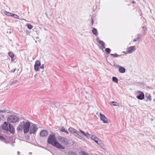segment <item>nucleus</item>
Instances as JSON below:
<instances>
[{"instance_id":"1","label":"nucleus","mask_w":155,"mask_h":155,"mask_svg":"<svg viewBox=\"0 0 155 155\" xmlns=\"http://www.w3.org/2000/svg\"><path fill=\"white\" fill-rule=\"evenodd\" d=\"M48 143L58 149H64L65 148L57 140L55 134H51L49 135L47 140Z\"/></svg>"},{"instance_id":"2","label":"nucleus","mask_w":155,"mask_h":155,"mask_svg":"<svg viewBox=\"0 0 155 155\" xmlns=\"http://www.w3.org/2000/svg\"><path fill=\"white\" fill-rule=\"evenodd\" d=\"M31 123L29 121L25 122L24 121L20 123L17 128V130L18 132H21L23 129L25 134L27 133L29 131Z\"/></svg>"},{"instance_id":"3","label":"nucleus","mask_w":155,"mask_h":155,"mask_svg":"<svg viewBox=\"0 0 155 155\" xmlns=\"http://www.w3.org/2000/svg\"><path fill=\"white\" fill-rule=\"evenodd\" d=\"M7 120L8 122L10 123H15L18 122L19 119L15 115H10L8 116Z\"/></svg>"},{"instance_id":"4","label":"nucleus","mask_w":155,"mask_h":155,"mask_svg":"<svg viewBox=\"0 0 155 155\" xmlns=\"http://www.w3.org/2000/svg\"><path fill=\"white\" fill-rule=\"evenodd\" d=\"M37 125L33 123H31L29 130V133L30 134L35 133L38 129Z\"/></svg>"},{"instance_id":"5","label":"nucleus","mask_w":155,"mask_h":155,"mask_svg":"<svg viewBox=\"0 0 155 155\" xmlns=\"http://www.w3.org/2000/svg\"><path fill=\"white\" fill-rule=\"evenodd\" d=\"M57 139L61 143L65 145L68 144V140L66 138L59 136L57 137Z\"/></svg>"},{"instance_id":"6","label":"nucleus","mask_w":155,"mask_h":155,"mask_svg":"<svg viewBox=\"0 0 155 155\" xmlns=\"http://www.w3.org/2000/svg\"><path fill=\"white\" fill-rule=\"evenodd\" d=\"M136 97L139 100H143L144 98V94L141 91H137L136 92Z\"/></svg>"},{"instance_id":"7","label":"nucleus","mask_w":155,"mask_h":155,"mask_svg":"<svg viewBox=\"0 0 155 155\" xmlns=\"http://www.w3.org/2000/svg\"><path fill=\"white\" fill-rule=\"evenodd\" d=\"M100 118L101 120L104 123H108V119L103 114H100Z\"/></svg>"},{"instance_id":"8","label":"nucleus","mask_w":155,"mask_h":155,"mask_svg":"<svg viewBox=\"0 0 155 155\" xmlns=\"http://www.w3.org/2000/svg\"><path fill=\"white\" fill-rule=\"evenodd\" d=\"M48 131L45 130H41L40 132V136L42 137H45L48 135Z\"/></svg>"},{"instance_id":"9","label":"nucleus","mask_w":155,"mask_h":155,"mask_svg":"<svg viewBox=\"0 0 155 155\" xmlns=\"http://www.w3.org/2000/svg\"><path fill=\"white\" fill-rule=\"evenodd\" d=\"M6 131L8 132L9 131L10 133L13 134L15 133V129L13 126L11 124H9L8 129Z\"/></svg>"},{"instance_id":"10","label":"nucleus","mask_w":155,"mask_h":155,"mask_svg":"<svg viewBox=\"0 0 155 155\" xmlns=\"http://www.w3.org/2000/svg\"><path fill=\"white\" fill-rule=\"evenodd\" d=\"M136 50V47L135 46L129 47L127 49V52L128 53H131Z\"/></svg>"},{"instance_id":"11","label":"nucleus","mask_w":155,"mask_h":155,"mask_svg":"<svg viewBox=\"0 0 155 155\" xmlns=\"http://www.w3.org/2000/svg\"><path fill=\"white\" fill-rule=\"evenodd\" d=\"M116 67L117 68H119V71L120 73H124L125 72L126 69L124 68L119 66V65H117Z\"/></svg>"},{"instance_id":"12","label":"nucleus","mask_w":155,"mask_h":155,"mask_svg":"<svg viewBox=\"0 0 155 155\" xmlns=\"http://www.w3.org/2000/svg\"><path fill=\"white\" fill-rule=\"evenodd\" d=\"M9 123L7 122H5L4 124L2 126V129L5 131L8 129Z\"/></svg>"},{"instance_id":"13","label":"nucleus","mask_w":155,"mask_h":155,"mask_svg":"<svg viewBox=\"0 0 155 155\" xmlns=\"http://www.w3.org/2000/svg\"><path fill=\"white\" fill-rule=\"evenodd\" d=\"M145 97L147 98V99L145 100L147 102L150 101L151 100V96L148 93H147L145 94Z\"/></svg>"},{"instance_id":"14","label":"nucleus","mask_w":155,"mask_h":155,"mask_svg":"<svg viewBox=\"0 0 155 155\" xmlns=\"http://www.w3.org/2000/svg\"><path fill=\"white\" fill-rule=\"evenodd\" d=\"M124 55L123 54H118L116 53L114 54H111L110 55L111 57L113 58H116V57H120V56L121 55Z\"/></svg>"},{"instance_id":"15","label":"nucleus","mask_w":155,"mask_h":155,"mask_svg":"<svg viewBox=\"0 0 155 155\" xmlns=\"http://www.w3.org/2000/svg\"><path fill=\"white\" fill-rule=\"evenodd\" d=\"M92 31L93 33L96 36H97L98 35V33L97 30L96 28H93Z\"/></svg>"},{"instance_id":"16","label":"nucleus","mask_w":155,"mask_h":155,"mask_svg":"<svg viewBox=\"0 0 155 155\" xmlns=\"http://www.w3.org/2000/svg\"><path fill=\"white\" fill-rule=\"evenodd\" d=\"M69 131L71 134H74L75 132V131H76V130L74 129V128L70 127L68 129Z\"/></svg>"},{"instance_id":"17","label":"nucleus","mask_w":155,"mask_h":155,"mask_svg":"<svg viewBox=\"0 0 155 155\" xmlns=\"http://www.w3.org/2000/svg\"><path fill=\"white\" fill-rule=\"evenodd\" d=\"M0 140L7 143L6 141L3 136L0 135Z\"/></svg>"},{"instance_id":"18","label":"nucleus","mask_w":155,"mask_h":155,"mask_svg":"<svg viewBox=\"0 0 155 155\" xmlns=\"http://www.w3.org/2000/svg\"><path fill=\"white\" fill-rule=\"evenodd\" d=\"M99 43L104 48H105V43L102 41H99Z\"/></svg>"},{"instance_id":"19","label":"nucleus","mask_w":155,"mask_h":155,"mask_svg":"<svg viewBox=\"0 0 155 155\" xmlns=\"http://www.w3.org/2000/svg\"><path fill=\"white\" fill-rule=\"evenodd\" d=\"M112 81L116 83H118V79L115 77H112Z\"/></svg>"},{"instance_id":"20","label":"nucleus","mask_w":155,"mask_h":155,"mask_svg":"<svg viewBox=\"0 0 155 155\" xmlns=\"http://www.w3.org/2000/svg\"><path fill=\"white\" fill-rule=\"evenodd\" d=\"M4 12L5 14L8 16H11L12 15L13 13H11L10 12H7L6 11H4Z\"/></svg>"},{"instance_id":"21","label":"nucleus","mask_w":155,"mask_h":155,"mask_svg":"<svg viewBox=\"0 0 155 155\" xmlns=\"http://www.w3.org/2000/svg\"><path fill=\"white\" fill-rule=\"evenodd\" d=\"M41 65V62L39 61H37L35 63V66H39Z\"/></svg>"},{"instance_id":"22","label":"nucleus","mask_w":155,"mask_h":155,"mask_svg":"<svg viewBox=\"0 0 155 155\" xmlns=\"http://www.w3.org/2000/svg\"><path fill=\"white\" fill-rule=\"evenodd\" d=\"M110 103L112 104L113 106H117L119 105V103L116 101H112L110 102Z\"/></svg>"},{"instance_id":"23","label":"nucleus","mask_w":155,"mask_h":155,"mask_svg":"<svg viewBox=\"0 0 155 155\" xmlns=\"http://www.w3.org/2000/svg\"><path fill=\"white\" fill-rule=\"evenodd\" d=\"M9 56L11 58H13L14 57V54L11 52H9L8 53Z\"/></svg>"},{"instance_id":"24","label":"nucleus","mask_w":155,"mask_h":155,"mask_svg":"<svg viewBox=\"0 0 155 155\" xmlns=\"http://www.w3.org/2000/svg\"><path fill=\"white\" fill-rule=\"evenodd\" d=\"M141 35L138 34L137 35V37L136 38V40H137L138 41H139L141 38Z\"/></svg>"},{"instance_id":"25","label":"nucleus","mask_w":155,"mask_h":155,"mask_svg":"<svg viewBox=\"0 0 155 155\" xmlns=\"http://www.w3.org/2000/svg\"><path fill=\"white\" fill-rule=\"evenodd\" d=\"M77 131L76 130V131H75V132H74V134H74V135L76 137H77L80 138L79 137H78L79 132L78 131V132H77Z\"/></svg>"},{"instance_id":"26","label":"nucleus","mask_w":155,"mask_h":155,"mask_svg":"<svg viewBox=\"0 0 155 155\" xmlns=\"http://www.w3.org/2000/svg\"><path fill=\"white\" fill-rule=\"evenodd\" d=\"M91 138L94 140L95 139H98V138L94 135H92L91 136Z\"/></svg>"},{"instance_id":"27","label":"nucleus","mask_w":155,"mask_h":155,"mask_svg":"<svg viewBox=\"0 0 155 155\" xmlns=\"http://www.w3.org/2000/svg\"><path fill=\"white\" fill-rule=\"evenodd\" d=\"M27 25L28 28L29 29H31L33 28V26L30 24H28Z\"/></svg>"},{"instance_id":"28","label":"nucleus","mask_w":155,"mask_h":155,"mask_svg":"<svg viewBox=\"0 0 155 155\" xmlns=\"http://www.w3.org/2000/svg\"><path fill=\"white\" fill-rule=\"evenodd\" d=\"M11 16L15 18H17V19H19V17L17 15H15L14 14H13L12 15H11Z\"/></svg>"},{"instance_id":"29","label":"nucleus","mask_w":155,"mask_h":155,"mask_svg":"<svg viewBox=\"0 0 155 155\" xmlns=\"http://www.w3.org/2000/svg\"><path fill=\"white\" fill-rule=\"evenodd\" d=\"M105 51L108 54H109L111 50L109 48H107L105 49Z\"/></svg>"},{"instance_id":"30","label":"nucleus","mask_w":155,"mask_h":155,"mask_svg":"<svg viewBox=\"0 0 155 155\" xmlns=\"http://www.w3.org/2000/svg\"><path fill=\"white\" fill-rule=\"evenodd\" d=\"M18 82V81L17 80H16L14 81L11 83L10 85H13Z\"/></svg>"},{"instance_id":"31","label":"nucleus","mask_w":155,"mask_h":155,"mask_svg":"<svg viewBox=\"0 0 155 155\" xmlns=\"http://www.w3.org/2000/svg\"><path fill=\"white\" fill-rule=\"evenodd\" d=\"M91 135L89 134L88 132H87V133H85V135H84V136L86 137L87 138H89L90 137Z\"/></svg>"},{"instance_id":"32","label":"nucleus","mask_w":155,"mask_h":155,"mask_svg":"<svg viewBox=\"0 0 155 155\" xmlns=\"http://www.w3.org/2000/svg\"><path fill=\"white\" fill-rule=\"evenodd\" d=\"M34 69L36 71H38L39 70V66H36L34 65Z\"/></svg>"},{"instance_id":"33","label":"nucleus","mask_w":155,"mask_h":155,"mask_svg":"<svg viewBox=\"0 0 155 155\" xmlns=\"http://www.w3.org/2000/svg\"><path fill=\"white\" fill-rule=\"evenodd\" d=\"M5 112H6L7 113L9 112L7 110H1L0 109V113H5Z\"/></svg>"},{"instance_id":"34","label":"nucleus","mask_w":155,"mask_h":155,"mask_svg":"<svg viewBox=\"0 0 155 155\" xmlns=\"http://www.w3.org/2000/svg\"><path fill=\"white\" fill-rule=\"evenodd\" d=\"M60 130L62 132H64L66 130H65V128L64 127H62L60 129Z\"/></svg>"},{"instance_id":"35","label":"nucleus","mask_w":155,"mask_h":155,"mask_svg":"<svg viewBox=\"0 0 155 155\" xmlns=\"http://www.w3.org/2000/svg\"><path fill=\"white\" fill-rule=\"evenodd\" d=\"M81 154H82V155H88V154H87L84 151H82V152H81Z\"/></svg>"},{"instance_id":"36","label":"nucleus","mask_w":155,"mask_h":155,"mask_svg":"<svg viewBox=\"0 0 155 155\" xmlns=\"http://www.w3.org/2000/svg\"><path fill=\"white\" fill-rule=\"evenodd\" d=\"M79 131H80L81 133H82V134H83L84 136V135H85V133H85L84 131H82V130H79Z\"/></svg>"},{"instance_id":"37","label":"nucleus","mask_w":155,"mask_h":155,"mask_svg":"<svg viewBox=\"0 0 155 155\" xmlns=\"http://www.w3.org/2000/svg\"><path fill=\"white\" fill-rule=\"evenodd\" d=\"M91 26H92L93 25L94 22V20L92 18H91Z\"/></svg>"},{"instance_id":"38","label":"nucleus","mask_w":155,"mask_h":155,"mask_svg":"<svg viewBox=\"0 0 155 155\" xmlns=\"http://www.w3.org/2000/svg\"><path fill=\"white\" fill-rule=\"evenodd\" d=\"M71 155H78V154L74 152H72L71 153Z\"/></svg>"},{"instance_id":"39","label":"nucleus","mask_w":155,"mask_h":155,"mask_svg":"<svg viewBox=\"0 0 155 155\" xmlns=\"http://www.w3.org/2000/svg\"><path fill=\"white\" fill-rule=\"evenodd\" d=\"M16 70V68H15L14 69L11 70V72L12 73H14L15 71Z\"/></svg>"},{"instance_id":"40","label":"nucleus","mask_w":155,"mask_h":155,"mask_svg":"<svg viewBox=\"0 0 155 155\" xmlns=\"http://www.w3.org/2000/svg\"><path fill=\"white\" fill-rule=\"evenodd\" d=\"M50 103L52 105H54V104H55V103L54 102H52V101L50 102Z\"/></svg>"},{"instance_id":"41","label":"nucleus","mask_w":155,"mask_h":155,"mask_svg":"<svg viewBox=\"0 0 155 155\" xmlns=\"http://www.w3.org/2000/svg\"><path fill=\"white\" fill-rule=\"evenodd\" d=\"M54 107H56L58 108L59 107V105H58V104H57L56 103L54 105Z\"/></svg>"},{"instance_id":"42","label":"nucleus","mask_w":155,"mask_h":155,"mask_svg":"<svg viewBox=\"0 0 155 155\" xmlns=\"http://www.w3.org/2000/svg\"><path fill=\"white\" fill-rule=\"evenodd\" d=\"M96 40L99 43V41H101V40H99V38H96Z\"/></svg>"},{"instance_id":"43","label":"nucleus","mask_w":155,"mask_h":155,"mask_svg":"<svg viewBox=\"0 0 155 155\" xmlns=\"http://www.w3.org/2000/svg\"><path fill=\"white\" fill-rule=\"evenodd\" d=\"M40 68L41 69H43L44 68V65L43 64L41 66H40Z\"/></svg>"},{"instance_id":"44","label":"nucleus","mask_w":155,"mask_h":155,"mask_svg":"<svg viewBox=\"0 0 155 155\" xmlns=\"http://www.w3.org/2000/svg\"><path fill=\"white\" fill-rule=\"evenodd\" d=\"M98 139H95L94 140V141L97 143H98V141L97 140Z\"/></svg>"},{"instance_id":"45","label":"nucleus","mask_w":155,"mask_h":155,"mask_svg":"<svg viewBox=\"0 0 155 155\" xmlns=\"http://www.w3.org/2000/svg\"><path fill=\"white\" fill-rule=\"evenodd\" d=\"M138 41L137 40H136V38H135L133 40V41L134 42H135L136 41Z\"/></svg>"},{"instance_id":"46","label":"nucleus","mask_w":155,"mask_h":155,"mask_svg":"<svg viewBox=\"0 0 155 155\" xmlns=\"http://www.w3.org/2000/svg\"><path fill=\"white\" fill-rule=\"evenodd\" d=\"M0 116L3 117L4 116V115L3 114H0Z\"/></svg>"},{"instance_id":"47","label":"nucleus","mask_w":155,"mask_h":155,"mask_svg":"<svg viewBox=\"0 0 155 155\" xmlns=\"http://www.w3.org/2000/svg\"><path fill=\"white\" fill-rule=\"evenodd\" d=\"M64 133H67V134H68L69 133L68 132L67 130H66L64 132Z\"/></svg>"},{"instance_id":"48","label":"nucleus","mask_w":155,"mask_h":155,"mask_svg":"<svg viewBox=\"0 0 155 155\" xmlns=\"http://www.w3.org/2000/svg\"><path fill=\"white\" fill-rule=\"evenodd\" d=\"M20 153H20V152H19V151H18V153H17V154H18V155H20Z\"/></svg>"},{"instance_id":"49","label":"nucleus","mask_w":155,"mask_h":155,"mask_svg":"<svg viewBox=\"0 0 155 155\" xmlns=\"http://www.w3.org/2000/svg\"><path fill=\"white\" fill-rule=\"evenodd\" d=\"M78 137H80L79 138H80L81 137H82L81 136V135H80V133H79Z\"/></svg>"},{"instance_id":"50","label":"nucleus","mask_w":155,"mask_h":155,"mask_svg":"<svg viewBox=\"0 0 155 155\" xmlns=\"http://www.w3.org/2000/svg\"><path fill=\"white\" fill-rule=\"evenodd\" d=\"M132 3H133V4H135V3H136L134 1H133V2H132Z\"/></svg>"},{"instance_id":"51","label":"nucleus","mask_w":155,"mask_h":155,"mask_svg":"<svg viewBox=\"0 0 155 155\" xmlns=\"http://www.w3.org/2000/svg\"><path fill=\"white\" fill-rule=\"evenodd\" d=\"M12 61H14L15 60V59H11Z\"/></svg>"},{"instance_id":"52","label":"nucleus","mask_w":155,"mask_h":155,"mask_svg":"<svg viewBox=\"0 0 155 155\" xmlns=\"http://www.w3.org/2000/svg\"><path fill=\"white\" fill-rule=\"evenodd\" d=\"M108 57V55H105V57H106V58H107Z\"/></svg>"},{"instance_id":"53","label":"nucleus","mask_w":155,"mask_h":155,"mask_svg":"<svg viewBox=\"0 0 155 155\" xmlns=\"http://www.w3.org/2000/svg\"><path fill=\"white\" fill-rule=\"evenodd\" d=\"M145 28V27H144V26H143V27H142V28Z\"/></svg>"},{"instance_id":"54","label":"nucleus","mask_w":155,"mask_h":155,"mask_svg":"<svg viewBox=\"0 0 155 155\" xmlns=\"http://www.w3.org/2000/svg\"><path fill=\"white\" fill-rule=\"evenodd\" d=\"M123 53H124V52H123Z\"/></svg>"},{"instance_id":"55","label":"nucleus","mask_w":155,"mask_h":155,"mask_svg":"<svg viewBox=\"0 0 155 155\" xmlns=\"http://www.w3.org/2000/svg\"><path fill=\"white\" fill-rule=\"evenodd\" d=\"M31 152H30V154H31Z\"/></svg>"},{"instance_id":"56","label":"nucleus","mask_w":155,"mask_h":155,"mask_svg":"<svg viewBox=\"0 0 155 155\" xmlns=\"http://www.w3.org/2000/svg\"><path fill=\"white\" fill-rule=\"evenodd\" d=\"M31 152H30V154H31Z\"/></svg>"}]
</instances>
